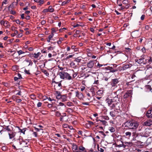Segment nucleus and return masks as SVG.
<instances>
[{
    "instance_id": "f257e3e1",
    "label": "nucleus",
    "mask_w": 152,
    "mask_h": 152,
    "mask_svg": "<svg viewBox=\"0 0 152 152\" xmlns=\"http://www.w3.org/2000/svg\"><path fill=\"white\" fill-rule=\"evenodd\" d=\"M124 124L125 127L132 129H136L138 126V123L134 120L127 121L125 122Z\"/></svg>"
},
{
    "instance_id": "f03ea898",
    "label": "nucleus",
    "mask_w": 152,
    "mask_h": 152,
    "mask_svg": "<svg viewBox=\"0 0 152 152\" xmlns=\"http://www.w3.org/2000/svg\"><path fill=\"white\" fill-rule=\"evenodd\" d=\"M58 74L60 75V78L62 79H64L65 78L68 80L71 79V76L67 72H60Z\"/></svg>"
},
{
    "instance_id": "7ed1b4c3",
    "label": "nucleus",
    "mask_w": 152,
    "mask_h": 152,
    "mask_svg": "<svg viewBox=\"0 0 152 152\" xmlns=\"http://www.w3.org/2000/svg\"><path fill=\"white\" fill-rule=\"evenodd\" d=\"M132 91L131 90L127 91L124 95L123 97L124 99H126L128 98H130L132 97Z\"/></svg>"
},
{
    "instance_id": "20e7f679",
    "label": "nucleus",
    "mask_w": 152,
    "mask_h": 152,
    "mask_svg": "<svg viewBox=\"0 0 152 152\" xmlns=\"http://www.w3.org/2000/svg\"><path fill=\"white\" fill-rule=\"evenodd\" d=\"M119 82L118 79L117 78L113 79L111 82V85L113 87L115 86Z\"/></svg>"
},
{
    "instance_id": "39448f33",
    "label": "nucleus",
    "mask_w": 152,
    "mask_h": 152,
    "mask_svg": "<svg viewBox=\"0 0 152 152\" xmlns=\"http://www.w3.org/2000/svg\"><path fill=\"white\" fill-rule=\"evenodd\" d=\"M105 69L107 70H109L110 72H116L118 71V69H113V68L112 66H108L107 67H105Z\"/></svg>"
},
{
    "instance_id": "423d86ee",
    "label": "nucleus",
    "mask_w": 152,
    "mask_h": 152,
    "mask_svg": "<svg viewBox=\"0 0 152 152\" xmlns=\"http://www.w3.org/2000/svg\"><path fill=\"white\" fill-rule=\"evenodd\" d=\"M132 66V65L131 64H129L125 65L124 66H122L121 67V70H124L130 68Z\"/></svg>"
},
{
    "instance_id": "0eeeda50",
    "label": "nucleus",
    "mask_w": 152,
    "mask_h": 152,
    "mask_svg": "<svg viewBox=\"0 0 152 152\" xmlns=\"http://www.w3.org/2000/svg\"><path fill=\"white\" fill-rule=\"evenodd\" d=\"M145 126H151L152 125V119H149L145 122L144 123Z\"/></svg>"
},
{
    "instance_id": "6e6552de",
    "label": "nucleus",
    "mask_w": 152,
    "mask_h": 152,
    "mask_svg": "<svg viewBox=\"0 0 152 152\" xmlns=\"http://www.w3.org/2000/svg\"><path fill=\"white\" fill-rule=\"evenodd\" d=\"M58 85H54V89L55 90H59L61 88L62 85L61 83V81L58 83Z\"/></svg>"
},
{
    "instance_id": "1a4fd4ad",
    "label": "nucleus",
    "mask_w": 152,
    "mask_h": 152,
    "mask_svg": "<svg viewBox=\"0 0 152 152\" xmlns=\"http://www.w3.org/2000/svg\"><path fill=\"white\" fill-rule=\"evenodd\" d=\"M146 115L148 118H152V109L147 112Z\"/></svg>"
},
{
    "instance_id": "9d476101",
    "label": "nucleus",
    "mask_w": 152,
    "mask_h": 152,
    "mask_svg": "<svg viewBox=\"0 0 152 152\" xmlns=\"http://www.w3.org/2000/svg\"><path fill=\"white\" fill-rule=\"evenodd\" d=\"M56 93L57 94L56 98L58 99H60L61 98H62V97H65V95L62 96L61 94V93L59 91H56Z\"/></svg>"
},
{
    "instance_id": "9b49d317",
    "label": "nucleus",
    "mask_w": 152,
    "mask_h": 152,
    "mask_svg": "<svg viewBox=\"0 0 152 152\" xmlns=\"http://www.w3.org/2000/svg\"><path fill=\"white\" fill-rule=\"evenodd\" d=\"M118 111L114 110L110 112V115L112 117H114L118 114Z\"/></svg>"
},
{
    "instance_id": "f8f14e48",
    "label": "nucleus",
    "mask_w": 152,
    "mask_h": 152,
    "mask_svg": "<svg viewBox=\"0 0 152 152\" xmlns=\"http://www.w3.org/2000/svg\"><path fill=\"white\" fill-rule=\"evenodd\" d=\"M76 96L77 97L80 99H82L83 97V94L81 93H80L78 91L76 92Z\"/></svg>"
},
{
    "instance_id": "ddd939ff",
    "label": "nucleus",
    "mask_w": 152,
    "mask_h": 152,
    "mask_svg": "<svg viewBox=\"0 0 152 152\" xmlns=\"http://www.w3.org/2000/svg\"><path fill=\"white\" fill-rule=\"evenodd\" d=\"M94 64V61H91L87 63V66L88 68H92L93 67Z\"/></svg>"
},
{
    "instance_id": "4468645a",
    "label": "nucleus",
    "mask_w": 152,
    "mask_h": 152,
    "mask_svg": "<svg viewBox=\"0 0 152 152\" xmlns=\"http://www.w3.org/2000/svg\"><path fill=\"white\" fill-rule=\"evenodd\" d=\"M113 100L114 102H115L116 104H117V103H118L120 101L119 97H118V95H117L113 98Z\"/></svg>"
},
{
    "instance_id": "2eb2a0df",
    "label": "nucleus",
    "mask_w": 152,
    "mask_h": 152,
    "mask_svg": "<svg viewBox=\"0 0 152 152\" xmlns=\"http://www.w3.org/2000/svg\"><path fill=\"white\" fill-rule=\"evenodd\" d=\"M72 149L73 151H76L78 150V146L76 144L73 143L72 144Z\"/></svg>"
},
{
    "instance_id": "dca6fc26",
    "label": "nucleus",
    "mask_w": 152,
    "mask_h": 152,
    "mask_svg": "<svg viewBox=\"0 0 152 152\" xmlns=\"http://www.w3.org/2000/svg\"><path fill=\"white\" fill-rule=\"evenodd\" d=\"M106 101H107V102L108 103V104L109 106H111V105L113 103V102H114L113 101V99H106Z\"/></svg>"
},
{
    "instance_id": "f3484780",
    "label": "nucleus",
    "mask_w": 152,
    "mask_h": 152,
    "mask_svg": "<svg viewBox=\"0 0 152 152\" xmlns=\"http://www.w3.org/2000/svg\"><path fill=\"white\" fill-rule=\"evenodd\" d=\"M145 56V55H143L141 56V58L139 59L138 60V64H141L143 62V60L145 59L144 57Z\"/></svg>"
},
{
    "instance_id": "a211bd4d",
    "label": "nucleus",
    "mask_w": 152,
    "mask_h": 152,
    "mask_svg": "<svg viewBox=\"0 0 152 152\" xmlns=\"http://www.w3.org/2000/svg\"><path fill=\"white\" fill-rule=\"evenodd\" d=\"M8 134L10 139H11L15 136V132H12L11 133H9Z\"/></svg>"
},
{
    "instance_id": "6ab92c4d",
    "label": "nucleus",
    "mask_w": 152,
    "mask_h": 152,
    "mask_svg": "<svg viewBox=\"0 0 152 152\" xmlns=\"http://www.w3.org/2000/svg\"><path fill=\"white\" fill-rule=\"evenodd\" d=\"M17 127L19 129V132H20L21 133H23L24 134H25V132L26 129V128H25L23 129H20V128L18 126Z\"/></svg>"
},
{
    "instance_id": "aec40b11",
    "label": "nucleus",
    "mask_w": 152,
    "mask_h": 152,
    "mask_svg": "<svg viewBox=\"0 0 152 152\" xmlns=\"http://www.w3.org/2000/svg\"><path fill=\"white\" fill-rule=\"evenodd\" d=\"M24 61L29 63V64H28V66H29L30 65H32L33 64V63L31 61V60L28 59H25Z\"/></svg>"
},
{
    "instance_id": "412c9836",
    "label": "nucleus",
    "mask_w": 152,
    "mask_h": 152,
    "mask_svg": "<svg viewBox=\"0 0 152 152\" xmlns=\"http://www.w3.org/2000/svg\"><path fill=\"white\" fill-rule=\"evenodd\" d=\"M63 115H61L60 116V121H63V118L66 115V113H62Z\"/></svg>"
},
{
    "instance_id": "4be33fe9",
    "label": "nucleus",
    "mask_w": 152,
    "mask_h": 152,
    "mask_svg": "<svg viewBox=\"0 0 152 152\" xmlns=\"http://www.w3.org/2000/svg\"><path fill=\"white\" fill-rule=\"evenodd\" d=\"M54 35V34H53V33H52L51 34V35H50L48 37V39L47 40V41L48 42H50V39L51 38H52L53 37Z\"/></svg>"
},
{
    "instance_id": "5701e85b",
    "label": "nucleus",
    "mask_w": 152,
    "mask_h": 152,
    "mask_svg": "<svg viewBox=\"0 0 152 152\" xmlns=\"http://www.w3.org/2000/svg\"><path fill=\"white\" fill-rule=\"evenodd\" d=\"M30 56L31 57H34L35 58H37L39 57V56L37 54V53H34V54H31L30 55Z\"/></svg>"
},
{
    "instance_id": "b1692460",
    "label": "nucleus",
    "mask_w": 152,
    "mask_h": 152,
    "mask_svg": "<svg viewBox=\"0 0 152 152\" xmlns=\"http://www.w3.org/2000/svg\"><path fill=\"white\" fill-rule=\"evenodd\" d=\"M48 9H49V12H53L54 11V9L52 8V6H49L48 7Z\"/></svg>"
},
{
    "instance_id": "393cba45",
    "label": "nucleus",
    "mask_w": 152,
    "mask_h": 152,
    "mask_svg": "<svg viewBox=\"0 0 152 152\" xmlns=\"http://www.w3.org/2000/svg\"><path fill=\"white\" fill-rule=\"evenodd\" d=\"M109 130L111 132H114L115 131V129L112 127H109Z\"/></svg>"
},
{
    "instance_id": "a878e982",
    "label": "nucleus",
    "mask_w": 152,
    "mask_h": 152,
    "mask_svg": "<svg viewBox=\"0 0 152 152\" xmlns=\"http://www.w3.org/2000/svg\"><path fill=\"white\" fill-rule=\"evenodd\" d=\"M42 72L44 73L46 75V76H48L49 75V73L48 72L47 70H42Z\"/></svg>"
},
{
    "instance_id": "bb28decb",
    "label": "nucleus",
    "mask_w": 152,
    "mask_h": 152,
    "mask_svg": "<svg viewBox=\"0 0 152 152\" xmlns=\"http://www.w3.org/2000/svg\"><path fill=\"white\" fill-rule=\"evenodd\" d=\"M81 60V59L80 58V57H79L76 58L75 59V61L77 62H80Z\"/></svg>"
},
{
    "instance_id": "cd10ccee",
    "label": "nucleus",
    "mask_w": 152,
    "mask_h": 152,
    "mask_svg": "<svg viewBox=\"0 0 152 152\" xmlns=\"http://www.w3.org/2000/svg\"><path fill=\"white\" fill-rule=\"evenodd\" d=\"M61 114L60 112L58 111H57L56 112L55 115L57 117H60Z\"/></svg>"
},
{
    "instance_id": "c85d7f7f",
    "label": "nucleus",
    "mask_w": 152,
    "mask_h": 152,
    "mask_svg": "<svg viewBox=\"0 0 152 152\" xmlns=\"http://www.w3.org/2000/svg\"><path fill=\"white\" fill-rule=\"evenodd\" d=\"M97 149L99 151H100L101 152H103L104 151V150L102 148H99V145H97Z\"/></svg>"
},
{
    "instance_id": "c756f323",
    "label": "nucleus",
    "mask_w": 152,
    "mask_h": 152,
    "mask_svg": "<svg viewBox=\"0 0 152 152\" xmlns=\"http://www.w3.org/2000/svg\"><path fill=\"white\" fill-rule=\"evenodd\" d=\"M79 149L80 150L83 151H85L86 149L83 146L79 147Z\"/></svg>"
},
{
    "instance_id": "7c9ffc66",
    "label": "nucleus",
    "mask_w": 152,
    "mask_h": 152,
    "mask_svg": "<svg viewBox=\"0 0 152 152\" xmlns=\"http://www.w3.org/2000/svg\"><path fill=\"white\" fill-rule=\"evenodd\" d=\"M100 122H102V124L104 125V126H105L106 125V124L107 123V122L104 120H101L100 121Z\"/></svg>"
},
{
    "instance_id": "2f4dec72",
    "label": "nucleus",
    "mask_w": 152,
    "mask_h": 152,
    "mask_svg": "<svg viewBox=\"0 0 152 152\" xmlns=\"http://www.w3.org/2000/svg\"><path fill=\"white\" fill-rule=\"evenodd\" d=\"M17 52L18 54V55H20L21 54H22L23 53H24L25 52L23 51L22 50H20L19 51H17Z\"/></svg>"
},
{
    "instance_id": "473e14b6",
    "label": "nucleus",
    "mask_w": 152,
    "mask_h": 152,
    "mask_svg": "<svg viewBox=\"0 0 152 152\" xmlns=\"http://www.w3.org/2000/svg\"><path fill=\"white\" fill-rule=\"evenodd\" d=\"M125 134L126 136H128L130 137L131 135V133L130 132H127L125 133Z\"/></svg>"
},
{
    "instance_id": "72a5a7b5",
    "label": "nucleus",
    "mask_w": 152,
    "mask_h": 152,
    "mask_svg": "<svg viewBox=\"0 0 152 152\" xmlns=\"http://www.w3.org/2000/svg\"><path fill=\"white\" fill-rule=\"evenodd\" d=\"M4 129H5L8 131H11L10 129L9 128V126H6L5 128H4Z\"/></svg>"
},
{
    "instance_id": "f704fd0d",
    "label": "nucleus",
    "mask_w": 152,
    "mask_h": 152,
    "mask_svg": "<svg viewBox=\"0 0 152 152\" xmlns=\"http://www.w3.org/2000/svg\"><path fill=\"white\" fill-rule=\"evenodd\" d=\"M129 3V1L127 0H124L123 1V3L124 4H127Z\"/></svg>"
},
{
    "instance_id": "c9c22d12",
    "label": "nucleus",
    "mask_w": 152,
    "mask_h": 152,
    "mask_svg": "<svg viewBox=\"0 0 152 152\" xmlns=\"http://www.w3.org/2000/svg\"><path fill=\"white\" fill-rule=\"evenodd\" d=\"M63 40L62 38L61 37L59 38V40L57 42L58 44H60L61 43V42Z\"/></svg>"
},
{
    "instance_id": "e433bc0d",
    "label": "nucleus",
    "mask_w": 152,
    "mask_h": 152,
    "mask_svg": "<svg viewBox=\"0 0 152 152\" xmlns=\"http://www.w3.org/2000/svg\"><path fill=\"white\" fill-rule=\"evenodd\" d=\"M118 147H123L124 148H125L126 147V145L123 144H120L119 145H118L117 146Z\"/></svg>"
},
{
    "instance_id": "4c0bfd02",
    "label": "nucleus",
    "mask_w": 152,
    "mask_h": 152,
    "mask_svg": "<svg viewBox=\"0 0 152 152\" xmlns=\"http://www.w3.org/2000/svg\"><path fill=\"white\" fill-rule=\"evenodd\" d=\"M64 105V104L61 102H60L59 104L57 105L58 107H59L61 106H63Z\"/></svg>"
},
{
    "instance_id": "58836bf2",
    "label": "nucleus",
    "mask_w": 152,
    "mask_h": 152,
    "mask_svg": "<svg viewBox=\"0 0 152 152\" xmlns=\"http://www.w3.org/2000/svg\"><path fill=\"white\" fill-rule=\"evenodd\" d=\"M116 104H116V103L115 104L113 103L112 105H111V106H110V107L112 108H114L115 107V105Z\"/></svg>"
},
{
    "instance_id": "ea45409f",
    "label": "nucleus",
    "mask_w": 152,
    "mask_h": 152,
    "mask_svg": "<svg viewBox=\"0 0 152 152\" xmlns=\"http://www.w3.org/2000/svg\"><path fill=\"white\" fill-rule=\"evenodd\" d=\"M9 22L7 21H6V22H5L4 25H6V26H4L5 27H8L9 25Z\"/></svg>"
},
{
    "instance_id": "a19ab883",
    "label": "nucleus",
    "mask_w": 152,
    "mask_h": 152,
    "mask_svg": "<svg viewBox=\"0 0 152 152\" xmlns=\"http://www.w3.org/2000/svg\"><path fill=\"white\" fill-rule=\"evenodd\" d=\"M49 12V9H46L43 10V12Z\"/></svg>"
},
{
    "instance_id": "79ce46f5",
    "label": "nucleus",
    "mask_w": 152,
    "mask_h": 152,
    "mask_svg": "<svg viewBox=\"0 0 152 152\" xmlns=\"http://www.w3.org/2000/svg\"><path fill=\"white\" fill-rule=\"evenodd\" d=\"M104 65V64H99V63H98L97 65V66L99 67V68H100L102 66H103ZM104 66H105L106 65H104Z\"/></svg>"
},
{
    "instance_id": "37998d69",
    "label": "nucleus",
    "mask_w": 152,
    "mask_h": 152,
    "mask_svg": "<svg viewBox=\"0 0 152 152\" xmlns=\"http://www.w3.org/2000/svg\"><path fill=\"white\" fill-rule=\"evenodd\" d=\"M42 103L41 102H39L37 104V106L38 107H39L41 106Z\"/></svg>"
},
{
    "instance_id": "c03bdc74",
    "label": "nucleus",
    "mask_w": 152,
    "mask_h": 152,
    "mask_svg": "<svg viewBox=\"0 0 152 152\" xmlns=\"http://www.w3.org/2000/svg\"><path fill=\"white\" fill-rule=\"evenodd\" d=\"M72 102H69L67 103V105L68 106H71L72 105Z\"/></svg>"
},
{
    "instance_id": "a18cd8bd",
    "label": "nucleus",
    "mask_w": 152,
    "mask_h": 152,
    "mask_svg": "<svg viewBox=\"0 0 152 152\" xmlns=\"http://www.w3.org/2000/svg\"><path fill=\"white\" fill-rule=\"evenodd\" d=\"M0 23L1 25H3L4 26H6V25H4L5 21L3 20L1 21Z\"/></svg>"
},
{
    "instance_id": "49530a36",
    "label": "nucleus",
    "mask_w": 152,
    "mask_h": 152,
    "mask_svg": "<svg viewBox=\"0 0 152 152\" xmlns=\"http://www.w3.org/2000/svg\"><path fill=\"white\" fill-rule=\"evenodd\" d=\"M11 13L12 15H14L16 13V12L15 11H13L12 10H10Z\"/></svg>"
},
{
    "instance_id": "de8ad7c7",
    "label": "nucleus",
    "mask_w": 152,
    "mask_h": 152,
    "mask_svg": "<svg viewBox=\"0 0 152 152\" xmlns=\"http://www.w3.org/2000/svg\"><path fill=\"white\" fill-rule=\"evenodd\" d=\"M44 2V0H40L39 1V3L40 4H42Z\"/></svg>"
},
{
    "instance_id": "09e8293b",
    "label": "nucleus",
    "mask_w": 152,
    "mask_h": 152,
    "mask_svg": "<svg viewBox=\"0 0 152 152\" xmlns=\"http://www.w3.org/2000/svg\"><path fill=\"white\" fill-rule=\"evenodd\" d=\"M73 55H70L68 56H67L66 58H65L66 60H67V59H69V58H71L72 57Z\"/></svg>"
},
{
    "instance_id": "8fccbe9b",
    "label": "nucleus",
    "mask_w": 152,
    "mask_h": 152,
    "mask_svg": "<svg viewBox=\"0 0 152 152\" xmlns=\"http://www.w3.org/2000/svg\"><path fill=\"white\" fill-rule=\"evenodd\" d=\"M24 72L25 73L29 75L30 74V73L29 72V70H27L26 69H25Z\"/></svg>"
},
{
    "instance_id": "3c124183",
    "label": "nucleus",
    "mask_w": 152,
    "mask_h": 152,
    "mask_svg": "<svg viewBox=\"0 0 152 152\" xmlns=\"http://www.w3.org/2000/svg\"><path fill=\"white\" fill-rule=\"evenodd\" d=\"M51 30H52V33H53L54 32H55L56 31L55 30V29L54 28H51Z\"/></svg>"
},
{
    "instance_id": "603ef678",
    "label": "nucleus",
    "mask_w": 152,
    "mask_h": 152,
    "mask_svg": "<svg viewBox=\"0 0 152 152\" xmlns=\"http://www.w3.org/2000/svg\"><path fill=\"white\" fill-rule=\"evenodd\" d=\"M145 15H142L141 17V19L142 20H143L144 18H145Z\"/></svg>"
},
{
    "instance_id": "864d4df0",
    "label": "nucleus",
    "mask_w": 152,
    "mask_h": 152,
    "mask_svg": "<svg viewBox=\"0 0 152 152\" xmlns=\"http://www.w3.org/2000/svg\"><path fill=\"white\" fill-rule=\"evenodd\" d=\"M18 78L19 79L22 78V76L20 74L18 73Z\"/></svg>"
},
{
    "instance_id": "5fc2aeb1",
    "label": "nucleus",
    "mask_w": 152,
    "mask_h": 152,
    "mask_svg": "<svg viewBox=\"0 0 152 152\" xmlns=\"http://www.w3.org/2000/svg\"><path fill=\"white\" fill-rule=\"evenodd\" d=\"M46 22L45 20H43L42 21H41V23L42 25H44V24H45V23Z\"/></svg>"
},
{
    "instance_id": "6e6d98bb",
    "label": "nucleus",
    "mask_w": 152,
    "mask_h": 152,
    "mask_svg": "<svg viewBox=\"0 0 152 152\" xmlns=\"http://www.w3.org/2000/svg\"><path fill=\"white\" fill-rule=\"evenodd\" d=\"M13 7V4H11L9 6V10L10 11V8H12Z\"/></svg>"
},
{
    "instance_id": "4d7b16f0",
    "label": "nucleus",
    "mask_w": 152,
    "mask_h": 152,
    "mask_svg": "<svg viewBox=\"0 0 152 152\" xmlns=\"http://www.w3.org/2000/svg\"><path fill=\"white\" fill-rule=\"evenodd\" d=\"M24 23H25L24 22H23V21H22L20 22V24H19L21 25L22 26H23L24 24Z\"/></svg>"
},
{
    "instance_id": "13d9d810",
    "label": "nucleus",
    "mask_w": 152,
    "mask_h": 152,
    "mask_svg": "<svg viewBox=\"0 0 152 152\" xmlns=\"http://www.w3.org/2000/svg\"><path fill=\"white\" fill-rule=\"evenodd\" d=\"M142 52L143 53H145V48L143 47L141 50Z\"/></svg>"
},
{
    "instance_id": "bf43d9fd",
    "label": "nucleus",
    "mask_w": 152,
    "mask_h": 152,
    "mask_svg": "<svg viewBox=\"0 0 152 152\" xmlns=\"http://www.w3.org/2000/svg\"><path fill=\"white\" fill-rule=\"evenodd\" d=\"M88 122L90 125H93L94 124V123L92 121H88Z\"/></svg>"
},
{
    "instance_id": "052dcab7",
    "label": "nucleus",
    "mask_w": 152,
    "mask_h": 152,
    "mask_svg": "<svg viewBox=\"0 0 152 152\" xmlns=\"http://www.w3.org/2000/svg\"><path fill=\"white\" fill-rule=\"evenodd\" d=\"M21 99H17L16 100V102L18 103H20L21 102Z\"/></svg>"
},
{
    "instance_id": "680f3d73",
    "label": "nucleus",
    "mask_w": 152,
    "mask_h": 152,
    "mask_svg": "<svg viewBox=\"0 0 152 152\" xmlns=\"http://www.w3.org/2000/svg\"><path fill=\"white\" fill-rule=\"evenodd\" d=\"M104 118L106 120H108L109 119V117L107 116H104Z\"/></svg>"
},
{
    "instance_id": "e2e57ef3",
    "label": "nucleus",
    "mask_w": 152,
    "mask_h": 152,
    "mask_svg": "<svg viewBox=\"0 0 152 152\" xmlns=\"http://www.w3.org/2000/svg\"><path fill=\"white\" fill-rule=\"evenodd\" d=\"M48 107L49 108L52 107V105L50 104H48Z\"/></svg>"
},
{
    "instance_id": "0e129e2a",
    "label": "nucleus",
    "mask_w": 152,
    "mask_h": 152,
    "mask_svg": "<svg viewBox=\"0 0 152 152\" xmlns=\"http://www.w3.org/2000/svg\"><path fill=\"white\" fill-rule=\"evenodd\" d=\"M67 2H66L65 1H64L63 2H62V5H64L66 4L67 3Z\"/></svg>"
},
{
    "instance_id": "69168bd1",
    "label": "nucleus",
    "mask_w": 152,
    "mask_h": 152,
    "mask_svg": "<svg viewBox=\"0 0 152 152\" xmlns=\"http://www.w3.org/2000/svg\"><path fill=\"white\" fill-rule=\"evenodd\" d=\"M15 22L17 24H20V20H16Z\"/></svg>"
},
{
    "instance_id": "338daca9",
    "label": "nucleus",
    "mask_w": 152,
    "mask_h": 152,
    "mask_svg": "<svg viewBox=\"0 0 152 152\" xmlns=\"http://www.w3.org/2000/svg\"><path fill=\"white\" fill-rule=\"evenodd\" d=\"M24 14H22L21 15V18L23 19L25 18L24 16Z\"/></svg>"
},
{
    "instance_id": "774afa93",
    "label": "nucleus",
    "mask_w": 152,
    "mask_h": 152,
    "mask_svg": "<svg viewBox=\"0 0 152 152\" xmlns=\"http://www.w3.org/2000/svg\"><path fill=\"white\" fill-rule=\"evenodd\" d=\"M30 16L29 15H28V16H27L25 18L27 20H28L30 18Z\"/></svg>"
}]
</instances>
